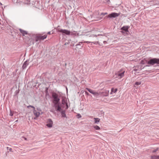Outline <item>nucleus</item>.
Segmentation results:
<instances>
[{"label": "nucleus", "mask_w": 159, "mask_h": 159, "mask_svg": "<svg viewBox=\"0 0 159 159\" xmlns=\"http://www.w3.org/2000/svg\"><path fill=\"white\" fill-rule=\"evenodd\" d=\"M33 112L34 115L35 116V117L34 118V119L36 120L37 118H38L39 116L43 113L42 110L39 108H37L36 109L35 108L33 111Z\"/></svg>", "instance_id": "nucleus-1"}, {"label": "nucleus", "mask_w": 159, "mask_h": 159, "mask_svg": "<svg viewBox=\"0 0 159 159\" xmlns=\"http://www.w3.org/2000/svg\"><path fill=\"white\" fill-rule=\"evenodd\" d=\"M125 71H122V70L116 72L115 73V78L121 79L124 76V74Z\"/></svg>", "instance_id": "nucleus-2"}, {"label": "nucleus", "mask_w": 159, "mask_h": 159, "mask_svg": "<svg viewBox=\"0 0 159 159\" xmlns=\"http://www.w3.org/2000/svg\"><path fill=\"white\" fill-rule=\"evenodd\" d=\"M47 37V34H45L43 36L40 34L37 35L35 37V41H36L37 42L39 41L43 40L46 39Z\"/></svg>", "instance_id": "nucleus-3"}, {"label": "nucleus", "mask_w": 159, "mask_h": 159, "mask_svg": "<svg viewBox=\"0 0 159 159\" xmlns=\"http://www.w3.org/2000/svg\"><path fill=\"white\" fill-rule=\"evenodd\" d=\"M148 63L152 65H153L155 64H159V59L154 58L151 59L148 61Z\"/></svg>", "instance_id": "nucleus-4"}, {"label": "nucleus", "mask_w": 159, "mask_h": 159, "mask_svg": "<svg viewBox=\"0 0 159 159\" xmlns=\"http://www.w3.org/2000/svg\"><path fill=\"white\" fill-rule=\"evenodd\" d=\"M52 96L54 99V103L55 105L57 104L60 100L58 98V95L56 93H53Z\"/></svg>", "instance_id": "nucleus-5"}, {"label": "nucleus", "mask_w": 159, "mask_h": 159, "mask_svg": "<svg viewBox=\"0 0 159 159\" xmlns=\"http://www.w3.org/2000/svg\"><path fill=\"white\" fill-rule=\"evenodd\" d=\"M57 30L58 32H61L62 33H64L66 35H69L70 34V32L66 30H63L60 29H58Z\"/></svg>", "instance_id": "nucleus-6"}, {"label": "nucleus", "mask_w": 159, "mask_h": 159, "mask_svg": "<svg viewBox=\"0 0 159 159\" xmlns=\"http://www.w3.org/2000/svg\"><path fill=\"white\" fill-rule=\"evenodd\" d=\"M86 89L90 93L92 94L95 96H98L99 95L101 94L100 92H95L93 90L88 88H86Z\"/></svg>", "instance_id": "nucleus-7"}, {"label": "nucleus", "mask_w": 159, "mask_h": 159, "mask_svg": "<svg viewBox=\"0 0 159 159\" xmlns=\"http://www.w3.org/2000/svg\"><path fill=\"white\" fill-rule=\"evenodd\" d=\"M46 126L49 128H51L53 125V121L51 119H48L46 122Z\"/></svg>", "instance_id": "nucleus-8"}, {"label": "nucleus", "mask_w": 159, "mask_h": 159, "mask_svg": "<svg viewBox=\"0 0 159 159\" xmlns=\"http://www.w3.org/2000/svg\"><path fill=\"white\" fill-rule=\"evenodd\" d=\"M120 14V13H112L109 14L108 16V17L115 18L118 16Z\"/></svg>", "instance_id": "nucleus-9"}, {"label": "nucleus", "mask_w": 159, "mask_h": 159, "mask_svg": "<svg viewBox=\"0 0 159 159\" xmlns=\"http://www.w3.org/2000/svg\"><path fill=\"white\" fill-rule=\"evenodd\" d=\"M62 104L63 105V107H65L66 109H67L68 108V106L66 102V100L63 99L62 101Z\"/></svg>", "instance_id": "nucleus-10"}, {"label": "nucleus", "mask_w": 159, "mask_h": 159, "mask_svg": "<svg viewBox=\"0 0 159 159\" xmlns=\"http://www.w3.org/2000/svg\"><path fill=\"white\" fill-rule=\"evenodd\" d=\"M102 36V34H98V33H95L94 31L92 33V34H91L89 35V37H97V36Z\"/></svg>", "instance_id": "nucleus-11"}, {"label": "nucleus", "mask_w": 159, "mask_h": 159, "mask_svg": "<svg viewBox=\"0 0 159 159\" xmlns=\"http://www.w3.org/2000/svg\"><path fill=\"white\" fill-rule=\"evenodd\" d=\"M109 91L100 92L101 95L103 96H107L108 95Z\"/></svg>", "instance_id": "nucleus-12"}, {"label": "nucleus", "mask_w": 159, "mask_h": 159, "mask_svg": "<svg viewBox=\"0 0 159 159\" xmlns=\"http://www.w3.org/2000/svg\"><path fill=\"white\" fill-rule=\"evenodd\" d=\"M19 30L23 36L28 34L27 32L26 31L21 30V29H20Z\"/></svg>", "instance_id": "nucleus-13"}, {"label": "nucleus", "mask_w": 159, "mask_h": 159, "mask_svg": "<svg viewBox=\"0 0 159 159\" xmlns=\"http://www.w3.org/2000/svg\"><path fill=\"white\" fill-rule=\"evenodd\" d=\"M55 105V108L56 110L58 111H61V109L60 106L59 105H58V104L57 105Z\"/></svg>", "instance_id": "nucleus-14"}, {"label": "nucleus", "mask_w": 159, "mask_h": 159, "mask_svg": "<svg viewBox=\"0 0 159 159\" xmlns=\"http://www.w3.org/2000/svg\"><path fill=\"white\" fill-rule=\"evenodd\" d=\"M129 27L127 26H123L121 28V29L122 30H124L126 32L128 31V29L129 28Z\"/></svg>", "instance_id": "nucleus-15"}, {"label": "nucleus", "mask_w": 159, "mask_h": 159, "mask_svg": "<svg viewBox=\"0 0 159 159\" xmlns=\"http://www.w3.org/2000/svg\"><path fill=\"white\" fill-rule=\"evenodd\" d=\"M117 91V89H114V88H112L111 90V92L110 93V94H113L114 93H116Z\"/></svg>", "instance_id": "nucleus-16"}, {"label": "nucleus", "mask_w": 159, "mask_h": 159, "mask_svg": "<svg viewBox=\"0 0 159 159\" xmlns=\"http://www.w3.org/2000/svg\"><path fill=\"white\" fill-rule=\"evenodd\" d=\"M94 120V124H98L99 123L100 120V119L98 118H94L93 119Z\"/></svg>", "instance_id": "nucleus-17"}, {"label": "nucleus", "mask_w": 159, "mask_h": 159, "mask_svg": "<svg viewBox=\"0 0 159 159\" xmlns=\"http://www.w3.org/2000/svg\"><path fill=\"white\" fill-rule=\"evenodd\" d=\"M151 159H159V155H153L151 157Z\"/></svg>", "instance_id": "nucleus-18"}, {"label": "nucleus", "mask_w": 159, "mask_h": 159, "mask_svg": "<svg viewBox=\"0 0 159 159\" xmlns=\"http://www.w3.org/2000/svg\"><path fill=\"white\" fill-rule=\"evenodd\" d=\"M61 114L62 117H66V115L65 114V111H62L61 112Z\"/></svg>", "instance_id": "nucleus-19"}, {"label": "nucleus", "mask_w": 159, "mask_h": 159, "mask_svg": "<svg viewBox=\"0 0 159 159\" xmlns=\"http://www.w3.org/2000/svg\"><path fill=\"white\" fill-rule=\"evenodd\" d=\"M84 43H93L94 44H96L97 43H99L98 41L95 42H89V41H84Z\"/></svg>", "instance_id": "nucleus-20"}, {"label": "nucleus", "mask_w": 159, "mask_h": 159, "mask_svg": "<svg viewBox=\"0 0 159 159\" xmlns=\"http://www.w3.org/2000/svg\"><path fill=\"white\" fill-rule=\"evenodd\" d=\"M93 127L96 130H99L100 129V127L97 125L93 126Z\"/></svg>", "instance_id": "nucleus-21"}, {"label": "nucleus", "mask_w": 159, "mask_h": 159, "mask_svg": "<svg viewBox=\"0 0 159 159\" xmlns=\"http://www.w3.org/2000/svg\"><path fill=\"white\" fill-rule=\"evenodd\" d=\"M141 84V82H136L134 85L135 87H137V86L140 85Z\"/></svg>", "instance_id": "nucleus-22"}, {"label": "nucleus", "mask_w": 159, "mask_h": 159, "mask_svg": "<svg viewBox=\"0 0 159 159\" xmlns=\"http://www.w3.org/2000/svg\"><path fill=\"white\" fill-rule=\"evenodd\" d=\"M30 107L32 108L33 109V110H34V109H35V108L34 106H32L30 105L27 107L28 108H29Z\"/></svg>", "instance_id": "nucleus-23"}, {"label": "nucleus", "mask_w": 159, "mask_h": 159, "mask_svg": "<svg viewBox=\"0 0 159 159\" xmlns=\"http://www.w3.org/2000/svg\"><path fill=\"white\" fill-rule=\"evenodd\" d=\"M158 150V149L157 148V149H155L154 150H153L152 151V152H153V153H155L156 152H157Z\"/></svg>", "instance_id": "nucleus-24"}, {"label": "nucleus", "mask_w": 159, "mask_h": 159, "mask_svg": "<svg viewBox=\"0 0 159 159\" xmlns=\"http://www.w3.org/2000/svg\"><path fill=\"white\" fill-rule=\"evenodd\" d=\"M26 66V62H25L24 64H23V67H25Z\"/></svg>", "instance_id": "nucleus-25"}, {"label": "nucleus", "mask_w": 159, "mask_h": 159, "mask_svg": "<svg viewBox=\"0 0 159 159\" xmlns=\"http://www.w3.org/2000/svg\"><path fill=\"white\" fill-rule=\"evenodd\" d=\"M78 118H80L81 117V116L80 114H78Z\"/></svg>", "instance_id": "nucleus-26"}, {"label": "nucleus", "mask_w": 159, "mask_h": 159, "mask_svg": "<svg viewBox=\"0 0 159 159\" xmlns=\"http://www.w3.org/2000/svg\"><path fill=\"white\" fill-rule=\"evenodd\" d=\"M107 13L106 12V13H102L101 14H102V15H107Z\"/></svg>", "instance_id": "nucleus-27"}, {"label": "nucleus", "mask_w": 159, "mask_h": 159, "mask_svg": "<svg viewBox=\"0 0 159 159\" xmlns=\"http://www.w3.org/2000/svg\"><path fill=\"white\" fill-rule=\"evenodd\" d=\"M13 113H12L11 112H10V115L11 116H12L13 115Z\"/></svg>", "instance_id": "nucleus-28"}, {"label": "nucleus", "mask_w": 159, "mask_h": 159, "mask_svg": "<svg viewBox=\"0 0 159 159\" xmlns=\"http://www.w3.org/2000/svg\"><path fill=\"white\" fill-rule=\"evenodd\" d=\"M9 150L10 152H12V149L11 148H9Z\"/></svg>", "instance_id": "nucleus-29"}, {"label": "nucleus", "mask_w": 159, "mask_h": 159, "mask_svg": "<svg viewBox=\"0 0 159 159\" xmlns=\"http://www.w3.org/2000/svg\"><path fill=\"white\" fill-rule=\"evenodd\" d=\"M47 34H51V32H48L47 33Z\"/></svg>", "instance_id": "nucleus-30"}, {"label": "nucleus", "mask_w": 159, "mask_h": 159, "mask_svg": "<svg viewBox=\"0 0 159 159\" xmlns=\"http://www.w3.org/2000/svg\"><path fill=\"white\" fill-rule=\"evenodd\" d=\"M106 1L107 2H110V0H106Z\"/></svg>", "instance_id": "nucleus-31"}, {"label": "nucleus", "mask_w": 159, "mask_h": 159, "mask_svg": "<svg viewBox=\"0 0 159 159\" xmlns=\"http://www.w3.org/2000/svg\"><path fill=\"white\" fill-rule=\"evenodd\" d=\"M85 93L87 94V95H88V94H89V93L88 92H85Z\"/></svg>", "instance_id": "nucleus-32"}, {"label": "nucleus", "mask_w": 159, "mask_h": 159, "mask_svg": "<svg viewBox=\"0 0 159 159\" xmlns=\"http://www.w3.org/2000/svg\"><path fill=\"white\" fill-rule=\"evenodd\" d=\"M143 61H141V63H143Z\"/></svg>", "instance_id": "nucleus-33"}, {"label": "nucleus", "mask_w": 159, "mask_h": 159, "mask_svg": "<svg viewBox=\"0 0 159 159\" xmlns=\"http://www.w3.org/2000/svg\"><path fill=\"white\" fill-rule=\"evenodd\" d=\"M2 4V3H0V5H1Z\"/></svg>", "instance_id": "nucleus-34"}, {"label": "nucleus", "mask_w": 159, "mask_h": 159, "mask_svg": "<svg viewBox=\"0 0 159 159\" xmlns=\"http://www.w3.org/2000/svg\"><path fill=\"white\" fill-rule=\"evenodd\" d=\"M65 45H66V43H65Z\"/></svg>", "instance_id": "nucleus-35"}, {"label": "nucleus", "mask_w": 159, "mask_h": 159, "mask_svg": "<svg viewBox=\"0 0 159 159\" xmlns=\"http://www.w3.org/2000/svg\"><path fill=\"white\" fill-rule=\"evenodd\" d=\"M7 148H9L8 147H7Z\"/></svg>", "instance_id": "nucleus-36"}]
</instances>
